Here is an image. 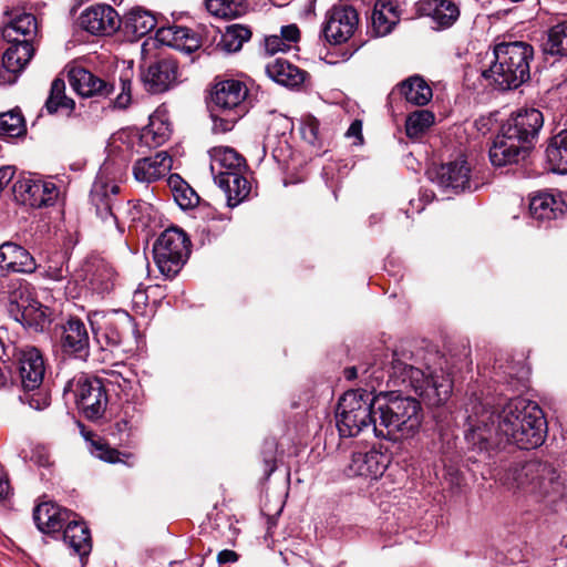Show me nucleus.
<instances>
[{"label": "nucleus", "mask_w": 567, "mask_h": 567, "mask_svg": "<svg viewBox=\"0 0 567 567\" xmlns=\"http://www.w3.org/2000/svg\"><path fill=\"white\" fill-rule=\"evenodd\" d=\"M467 423L465 440L477 452H489L507 444L533 450L540 446L546 437L542 409L522 398L509 400L499 411L481 402H472Z\"/></svg>", "instance_id": "obj_1"}, {"label": "nucleus", "mask_w": 567, "mask_h": 567, "mask_svg": "<svg viewBox=\"0 0 567 567\" xmlns=\"http://www.w3.org/2000/svg\"><path fill=\"white\" fill-rule=\"evenodd\" d=\"M499 481L518 497L546 507H553L565 496L566 478L547 461L512 463L499 475Z\"/></svg>", "instance_id": "obj_2"}, {"label": "nucleus", "mask_w": 567, "mask_h": 567, "mask_svg": "<svg viewBox=\"0 0 567 567\" xmlns=\"http://www.w3.org/2000/svg\"><path fill=\"white\" fill-rule=\"evenodd\" d=\"M419 360L413 353H393L390 378L394 385H404L430 408L444 405L452 395L453 380L442 369H431L427 362L424 368L416 367Z\"/></svg>", "instance_id": "obj_3"}, {"label": "nucleus", "mask_w": 567, "mask_h": 567, "mask_svg": "<svg viewBox=\"0 0 567 567\" xmlns=\"http://www.w3.org/2000/svg\"><path fill=\"white\" fill-rule=\"evenodd\" d=\"M0 331V359L3 363L12 360L13 381H19L22 394L19 396L23 404L35 411L48 408L51 403L49 391L43 386L45 364L41 352L34 347H17L13 342L4 341Z\"/></svg>", "instance_id": "obj_4"}, {"label": "nucleus", "mask_w": 567, "mask_h": 567, "mask_svg": "<svg viewBox=\"0 0 567 567\" xmlns=\"http://www.w3.org/2000/svg\"><path fill=\"white\" fill-rule=\"evenodd\" d=\"M375 402L379 422L374 423L373 433L377 437L398 441L412 437L419 432L423 420L419 400L394 392H380Z\"/></svg>", "instance_id": "obj_5"}, {"label": "nucleus", "mask_w": 567, "mask_h": 567, "mask_svg": "<svg viewBox=\"0 0 567 567\" xmlns=\"http://www.w3.org/2000/svg\"><path fill=\"white\" fill-rule=\"evenodd\" d=\"M494 60L482 76L498 90H513L529 79L533 47L525 42H503L494 48Z\"/></svg>", "instance_id": "obj_6"}, {"label": "nucleus", "mask_w": 567, "mask_h": 567, "mask_svg": "<svg viewBox=\"0 0 567 567\" xmlns=\"http://www.w3.org/2000/svg\"><path fill=\"white\" fill-rule=\"evenodd\" d=\"M248 89L239 80L216 81L210 90V110L214 121L213 130L217 133L229 132L248 112L246 102Z\"/></svg>", "instance_id": "obj_7"}, {"label": "nucleus", "mask_w": 567, "mask_h": 567, "mask_svg": "<svg viewBox=\"0 0 567 567\" xmlns=\"http://www.w3.org/2000/svg\"><path fill=\"white\" fill-rule=\"evenodd\" d=\"M377 395L367 390L347 391L339 400L336 410L337 427L341 436H357L364 429L377 423Z\"/></svg>", "instance_id": "obj_8"}, {"label": "nucleus", "mask_w": 567, "mask_h": 567, "mask_svg": "<svg viewBox=\"0 0 567 567\" xmlns=\"http://www.w3.org/2000/svg\"><path fill=\"white\" fill-rule=\"evenodd\" d=\"M189 239L175 227L164 230L153 246L154 261L163 276L175 277L189 256Z\"/></svg>", "instance_id": "obj_9"}, {"label": "nucleus", "mask_w": 567, "mask_h": 567, "mask_svg": "<svg viewBox=\"0 0 567 567\" xmlns=\"http://www.w3.org/2000/svg\"><path fill=\"white\" fill-rule=\"evenodd\" d=\"M64 395L73 393L78 409L89 420H97L103 416L107 395L99 379H91L84 374L70 380L64 386Z\"/></svg>", "instance_id": "obj_10"}, {"label": "nucleus", "mask_w": 567, "mask_h": 567, "mask_svg": "<svg viewBox=\"0 0 567 567\" xmlns=\"http://www.w3.org/2000/svg\"><path fill=\"white\" fill-rule=\"evenodd\" d=\"M9 316L34 331H42L51 322V311L32 297L27 286H20L10 293L8 302Z\"/></svg>", "instance_id": "obj_11"}, {"label": "nucleus", "mask_w": 567, "mask_h": 567, "mask_svg": "<svg viewBox=\"0 0 567 567\" xmlns=\"http://www.w3.org/2000/svg\"><path fill=\"white\" fill-rule=\"evenodd\" d=\"M543 125L544 115L539 110L523 109L513 113L501 130L507 134L506 137L514 138L517 143L528 144V148L532 150Z\"/></svg>", "instance_id": "obj_12"}, {"label": "nucleus", "mask_w": 567, "mask_h": 567, "mask_svg": "<svg viewBox=\"0 0 567 567\" xmlns=\"http://www.w3.org/2000/svg\"><path fill=\"white\" fill-rule=\"evenodd\" d=\"M358 24L359 16L354 8L334 6L327 13L322 32L329 43L341 44L353 35Z\"/></svg>", "instance_id": "obj_13"}, {"label": "nucleus", "mask_w": 567, "mask_h": 567, "mask_svg": "<svg viewBox=\"0 0 567 567\" xmlns=\"http://www.w3.org/2000/svg\"><path fill=\"white\" fill-rule=\"evenodd\" d=\"M12 190L19 203L33 208L52 205L58 196V188L53 183L32 177L18 179Z\"/></svg>", "instance_id": "obj_14"}, {"label": "nucleus", "mask_w": 567, "mask_h": 567, "mask_svg": "<svg viewBox=\"0 0 567 567\" xmlns=\"http://www.w3.org/2000/svg\"><path fill=\"white\" fill-rule=\"evenodd\" d=\"M60 348L64 355L86 361L90 357V336L85 323L70 318L61 326Z\"/></svg>", "instance_id": "obj_15"}, {"label": "nucleus", "mask_w": 567, "mask_h": 567, "mask_svg": "<svg viewBox=\"0 0 567 567\" xmlns=\"http://www.w3.org/2000/svg\"><path fill=\"white\" fill-rule=\"evenodd\" d=\"M80 25L94 35H111L120 29L122 20L110 4L97 3L86 8L80 16Z\"/></svg>", "instance_id": "obj_16"}, {"label": "nucleus", "mask_w": 567, "mask_h": 567, "mask_svg": "<svg viewBox=\"0 0 567 567\" xmlns=\"http://www.w3.org/2000/svg\"><path fill=\"white\" fill-rule=\"evenodd\" d=\"M178 65L173 59H161L142 69L141 80L152 94L168 91L177 81Z\"/></svg>", "instance_id": "obj_17"}, {"label": "nucleus", "mask_w": 567, "mask_h": 567, "mask_svg": "<svg viewBox=\"0 0 567 567\" xmlns=\"http://www.w3.org/2000/svg\"><path fill=\"white\" fill-rule=\"evenodd\" d=\"M68 81L73 91L81 97H109L114 85L106 80L95 75L83 66H70L68 69Z\"/></svg>", "instance_id": "obj_18"}, {"label": "nucleus", "mask_w": 567, "mask_h": 567, "mask_svg": "<svg viewBox=\"0 0 567 567\" xmlns=\"http://www.w3.org/2000/svg\"><path fill=\"white\" fill-rule=\"evenodd\" d=\"M8 43L9 47L3 53L0 66V84L14 83L34 53V49L28 40Z\"/></svg>", "instance_id": "obj_19"}, {"label": "nucleus", "mask_w": 567, "mask_h": 567, "mask_svg": "<svg viewBox=\"0 0 567 567\" xmlns=\"http://www.w3.org/2000/svg\"><path fill=\"white\" fill-rule=\"evenodd\" d=\"M210 172L216 184H226L224 177L228 173H239L246 171L245 158L234 148L218 146L209 151Z\"/></svg>", "instance_id": "obj_20"}, {"label": "nucleus", "mask_w": 567, "mask_h": 567, "mask_svg": "<svg viewBox=\"0 0 567 567\" xmlns=\"http://www.w3.org/2000/svg\"><path fill=\"white\" fill-rule=\"evenodd\" d=\"M388 465V455L379 451L354 452L348 465V472L349 475L377 480L383 475Z\"/></svg>", "instance_id": "obj_21"}, {"label": "nucleus", "mask_w": 567, "mask_h": 567, "mask_svg": "<svg viewBox=\"0 0 567 567\" xmlns=\"http://www.w3.org/2000/svg\"><path fill=\"white\" fill-rule=\"evenodd\" d=\"M506 135L505 132L501 131L489 148V159L494 166L518 163L529 154L528 144L517 143V141L508 138Z\"/></svg>", "instance_id": "obj_22"}, {"label": "nucleus", "mask_w": 567, "mask_h": 567, "mask_svg": "<svg viewBox=\"0 0 567 567\" xmlns=\"http://www.w3.org/2000/svg\"><path fill=\"white\" fill-rule=\"evenodd\" d=\"M71 517L78 516L75 513L62 508L52 502H43L33 511V519L37 527L45 534L60 532Z\"/></svg>", "instance_id": "obj_23"}, {"label": "nucleus", "mask_w": 567, "mask_h": 567, "mask_svg": "<svg viewBox=\"0 0 567 567\" xmlns=\"http://www.w3.org/2000/svg\"><path fill=\"white\" fill-rule=\"evenodd\" d=\"M172 162L167 152H157L154 156L137 159L133 165V175L137 182L151 184L171 171Z\"/></svg>", "instance_id": "obj_24"}, {"label": "nucleus", "mask_w": 567, "mask_h": 567, "mask_svg": "<svg viewBox=\"0 0 567 567\" xmlns=\"http://www.w3.org/2000/svg\"><path fill=\"white\" fill-rule=\"evenodd\" d=\"M470 172L465 159H457L441 165L435 171L434 181L437 185L445 189L460 190L471 189Z\"/></svg>", "instance_id": "obj_25"}, {"label": "nucleus", "mask_w": 567, "mask_h": 567, "mask_svg": "<svg viewBox=\"0 0 567 567\" xmlns=\"http://www.w3.org/2000/svg\"><path fill=\"white\" fill-rule=\"evenodd\" d=\"M118 186L95 183L91 190V203L95 208L96 216L104 223L117 226V218L114 213Z\"/></svg>", "instance_id": "obj_26"}, {"label": "nucleus", "mask_w": 567, "mask_h": 567, "mask_svg": "<svg viewBox=\"0 0 567 567\" xmlns=\"http://www.w3.org/2000/svg\"><path fill=\"white\" fill-rule=\"evenodd\" d=\"M417 9L422 16L431 18L439 29L451 27L460 16L457 6L451 0H423Z\"/></svg>", "instance_id": "obj_27"}, {"label": "nucleus", "mask_w": 567, "mask_h": 567, "mask_svg": "<svg viewBox=\"0 0 567 567\" xmlns=\"http://www.w3.org/2000/svg\"><path fill=\"white\" fill-rule=\"evenodd\" d=\"M104 337L110 346H120L125 334L135 332V323L128 312L112 310L104 316Z\"/></svg>", "instance_id": "obj_28"}, {"label": "nucleus", "mask_w": 567, "mask_h": 567, "mask_svg": "<svg viewBox=\"0 0 567 567\" xmlns=\"http://www.w3.org/2000/svg\"><path fill=\"white\" fill-rule=\"evenodd\" d=\"M399 21L398 0H377L372 12V28L378 37L389 34Z\"/></svg>", "instance_id": "obj_29"}, {"label": "nucleus", "mask_w": 567, "mask_h": 567, "mask_svg": "<svg viewBox=\"0 0 567 567\" xmlns=\"http://www.w3.org/2000/svg\"><path fill=\"white\" fill-rule=\"evenodd\" d=\"M566 203L560 196L540 193L532 197L529 203L530 215L538 220L556 219L565 213Z\"/></svg>", "instance_id": "obj_30"}, {"label": "nucleus", "mask_w": 567, "mask_h": 567, "mask_svg": "<svg viewBox=\"0 0 567 567\" xmlns=\"http://www.w3.org/2000/svg\"><path fill=\"white\" fill-rule=\"evenodd\" d=\"M123 31L131 41H136L151 32L156 25V19L147 10L134 8L122 20Z\"/></svg>", "instance_id": "obj_31"}, {"label": "nucleus", "mask_w": 567, "mask_h": 567, "mask_svg": "<svg viewBox=\"0 0 567 567\" xmlns=\"http://www.w3.org/2000/svg\"><path fill=\"white\" fill-rule=\"evenodd\" d=\"M266 73L275 82L288 87L299 86L305 82L307 75L306 71L284 59H276L268 63Z\"/></svg>", "instance_id": "obj_32"}, {"label": "nucleus", "mask_w": 567, "mask_h": 567, "mask_svg": "<svg viewBox=\"0 0 567 567\" xmlns=\"http://www.w3.org/2000/svg\"><path fill=\"white\" fill-rule=\"evenodd\" d=\"M63 539L81 558L87 556L92 549L90 529L76 517H71L64 526Z\"/></svg>", "instance_id": "obj_33"}, {"label": "nucleus", "mask_w": 567, "mask_h": 567, "mask_svg": "<svg viewBox=\"0 0 567 567\" xmlns=\"http://www.w3.org/2000/svg\"><path fill=\"white\" fill-rule=\"evenodd\" d=\"M38 29L37 19L31 13H21L10 19L2 28L6 42L28 40L31 42Z\"/></svg>", "instance_id": "obj_34"}, {"label": "nucleus", "mask_w": 567, "mask_h": 567, "mask_svg": "<svg viewBox=\"0 0 567 567\" xmlns=\"http://www.w3.org/2000/svg\"><path fill=\"white\" fill-rule=\"evenodd\" d=\"M156 39L164 45L192 52L197 49V40L190 35V30L183 27L161 28L156 32Z\"/></svg>", "instance_id": "obj_35"}, {"label": "nucleus", "mask_w": 567, "mask_h": 567, "mask_svg": "<svg viewBox=\"0 0 567 567\" xmlns=\"http://www.w3.org/2000/svg\"><path fill=\"white\" fill-rule=\"evenodd\" d=\"M546 159L555 173H567V128L554 135L547 144Z\"/></svg>", "instance_id": "obj_36"}, {"label": "nucleus", "mask_w": 567, "mask_h": 567, "mask_svg": "<svg viewBox=\"0 0 567 567\" xmlns=\"http://www.w3.org/2000/svg\"><path fill=\"white\" fill-rule=\"evenodd\" d=\"M225 185L217 184L218 187L225 193L227 204L230 207L239 205L250 193L251 186L247 178L244 176V172L228 173L224 177Z\"/></svg>", "instance_id": "obj_37"}, {"label": "nucleus", "mask_w": 567, "mask_h": 567, "mask_svg": "<svg viewBox=\"0 0 567 567\" xmlns=\"http://www.w3.org/2000/svg\"><path fill=\"white\" fill-rule=\"evenodd\" d=\"M400 91L409 103L417 106L426 105L433 96L432 89L419 75L410 76L403 81Z\"/></svg>", "instance_id": "obj_38"}, {"label": "nucleus", "mask_w": 567, "mask_h": 567, "mask_svg": "<svg viewBox=\"0 0 567 567\" xmlns=\"http://www.w3.org/2000/svg\"><path fill=\"white\" fill-rule=\"evenodd\" d=\"M207 11L220 19L231 20L248 12V0H205Z\"/></svg>", "instance_id": "obj_39"}, {"label": "nucleus", "mask_w": 567, "mask_h": 567, "mask_svg": "<svg viewBox=\"0 0 567 567\" xmlns=\"http://www.w3.org/2000/svg\"><path fill=\"white\" fill-rule=\"evenodd\" d=\"M169 136V124L157 116H151L148 125L142 130L140 141L145 146L153 148L163 145Z\"/></svg>", "instance_id": "obj_40"}, {"label": "nucleus", "mask_w": 567, "mask_h": 567, "mask_svg": "<svg viewBox=\"0 0 567 567\" xmlns=\"http://www.w3.org/2000/svg\"><path fill=\"white\" fill-rule=\"evenodd\" d=\"M44 106L49 114H54L59 110H68L69 114H71L75 110L74 100L65 94L64 80L60 78L53 80Z\"/></svg>", "instance_id": "obj_41"}, {"label": "nucleus", "mask_w": 567, "mask_h": 567, "mask_svg": "<svg viewBox=\"0 0 567 567\" xmlns=\"http://www.w3.org/2000/svg\"><path fill=\"white\" fill-rule=\"evenodd\" d=\"M7 250H9V270L24 274H32L35 271V260L23 247L9 241Z\"/></svg>", "instance_id": "obj_42"}, {"label": "nucleus", "mask_w": 567, "mask_h": 567, "mask_svg": "<svg viewBox=\"0 0 567 567\" xmlns=\"http://www.w3.org/2000/svg\"><path fill=\"white\" fill-rule=\"evenodd\" d=\"M543 50L550 55H567V22L558 23L549 29Z\"/></svg>", "instance_id": "obj_43"}, {"label": "nucleus", "mask_w": 567, "mask_h": 567, "mask_svg": "<svg viewBox=\"0 0 567 567\" xmlns=\"http://www.w3.org/2000/svg\"><path fill=\"white\" fill-rule=\"evenodd\" d=\"M251 37V31L241 24H233L227 27L218 45L229 53L237 52L243 48L244 42Z\"/></svg>", "instance_id": "obj_44"}, {"label": "nucleus", "mask_w": 567, "mask_h": 567, "mask_svg": "<svg viewBox=\"0 0 567 567\" xmlns=\"http://www.w3.org/2000/svg\"><path fill=\"white\" fill-rule=\"evenodd\" d=\"M434 123V114L427 110L411 113L405 121V132L409 137H419Z\"/></svg>", "instance_id": "obj_45"}, {"label": "nucleus", "mask_w": 567, "mask_h": 567, "mask_svg": "<svg viewBox=\"0 0 567 567\" xmlns=\"http://www.w3.org/2000/svg\"><path fill=\"white\" fill-rule=\"evenodd\" d=\"M24 130V118L20 112L10 111L0 114V136H19Z\"/></svg>", "instance_id": "obj_46"}, {"label": "nucleus", "mask_w": 567, "mask_h": 567, "mask_svg": "<svg viewBox=\"0 0 567 567\" xmlns=\"http://www.w3.org/2000/svg\"><path fill=\"white\" fill-rule=\"evenodd\" d=\"M90 284L97 293L110 292L114 286L112 269L106 266L97 268L92 275Z\"/></svg>", "instance_id": "obj_47"}, {"label": "nucleus", "mask_w": 567, "mask_h": 567, "mask_svg": "<svg viewBox=\"0 0 567 567\" xmlns=\"http://www.w3.org/2000/svg\"><path fill=\"white\" fill-rule=\"evenodd\" d=\"M92 446V454L96 456L97 458L107 462V463H117L122 462L121 455H123L120 451L116 449L111 447L109 444L102 442L101 440H92L91 441ZM125 456H130V454H124Z\"/></svg>", "instance_id": "obj_48"}, {"label": "nucleus", "mask_w": 567, "mask_h": 567, "mask_svg": "<svg viewBox=\"0 0 567 567\" xmlns=\"http://www.w3.org/2000/svg\"><path fill=\"white\" fill-rule=\"evenodd\" d=\"M120 83L121 92L111 101V105L116 110H126L132 104V81L121 76Z\"/></svg>", "instance_id": "obj_49"}, {"label": "nucleus", "mask_w": 567, "mask_h": 567, "mask_svg": "<svg viewBox=\"0 0 567 567\" xmlns=\"http://www.w3.org/2000/svg\"><path fill=\"white\" fill-rule=\"evenodd\" d=\"M173 194L175 202L183 209L195 207L199 202L198 195L189 186L174 187Z\"/></svg>", "instance_id": "obj_50"}, {"label": "nucleus", "mask_w": 567, "mask_h": 567, "mask_svg": "<svg viewBox=\"0 0 567 567\" xmlns=\"http://www.w3.org/2000/svg\"><path fill=\"white\" fill-rule=\"evenodd\" d=\"M276 449L277 444L274 440H266L264 443V463H265V473L269 476L276 470Z\"/></svg>", "instance_id": "obj_51"}, {"label": "nucleus", "mask_w": 567, "mask_h": 567, "mask_svg": "<svg viewBox=\"0 0 567 567\" xmlns=\"http://www.w3.org/2000/svg\"><path fill=\"white\" fill-rule=\"evenodd\" d=\"M290 49V44L286 43L281 35H269L265 40V50L269 54L285 52Z\"/></svg>", "instance_id": "obj_52"}, {"label": "nucleus", "mask_w": 567, "mask_h": 567, "mask_svg": "<svg viewBox=\"0 0 567 567\" xmlns=\"http://www.w3.org/2000/svg\"><path fill=\"white\" fill-rule=\"evenodd\" d=\"M42 276L53 281H61L66 278L68 269L64 268L62 264L49 265Z\"/></svg>", "instance_id": "obj_53"}, {"label": "nucleus", "mask_w": 567, "mask_h": 567, "mask_svg": "<svg viewBox=\"0 0 567 567\" xmlns=\"http://www.w3.org/2000/svg\"><path fill=\"white\" fill-rule=\"evenodd\" d=\"M280 35L286 43H296L300 39V31L296 24H289L281 28Z\"/></svg>", "instance_id": "obj_54"}, {"label": "nucleus", "mask_w": 567, "mask_h": 567, "mask_svg": "<svg viewBox=\"0 0 567 567\" xmlns=\"http://www.w3.org/2000/svg\"><path fill=\"white\" fill-rule=\"evenodd\" d=\"M9 381L13 382V363L10 360L8 363H3L0 359V388L7 385Z\"/></svg>", "instance_id": "obj_55"}, {"label": "nucleus", "mask_w": 567, "mask_h": 567, "mask_svg": "<svg viewBox=\"0 0 567 567\" xmlns=\"http://www.w3.org/2000/svg\"><path fill=\"white\" fill-rule=\"evenodd\" d=\"M346 135L348 137H357L359 142L361 143L362 137V123L359 120H355L351 123L350 127L348 128Z\"/></svg>", "instance_id": "obj_56"}, {"label": "nucleus", "mask_w": 567, "mask_h": 567, "mask_svg": "<svg viewBox=\"0 0 567 567\" xmlns=\"http://www.w3.org/2000/svg\"><path fill=\"white\" fill-rule=\"evenodd\" d=\"M237 559H238V555L234 550H230V549H224V550L219 551V554L217 555V561L220 565L235 563V561H237Z\"/></svg>", "instance_id": "obj_57"}, {"label": "nucleus", "mask_w": 567, "mask_h": 567, "mask_svg": "<svg viewBox=\"0 0 567 567\" xmlns=\"http://www.w3.org/2000/svg\"><path fill=\"white\" fill-rule=\"evenodd\" d=\"M147 303V295L142 289H136L133 293V305L137 309H142Z\"/></svg>", "instance_id": "obj_58"}, {"label": "nucleus", "mask_w": 567, "mask_h": 567, "mask_svg": "<svg viewBox=\"0 0 567 567\" xmlns=\"http://www.w3.org/2000/svg\"><path fill=\"white\" fill-rule=\"evenodd\" d=\"M8 246H9V241L3 243L0 246V267L9 270V254H8L9 250H7Z\"/></svg>", "instance_id": "obj_59"}, {"label": "nucleus", "mask_w": 567, "mask_h": 567, "mask_svg": "<svg viewBox=\"0 0 567 567\" xmlns=\"http://www.w3.org/2000/svg\"><path fill=\"white\" fill-rule=\"evenodd\" d=\"M10 493V484L7 477H0V502L4 501Z\"/></svg>", "instance_id": "obj_60"}, {"label": "nucleus", "mask_w": 567, "mask_h": 567, "mask_svg": "<svg viewBox=\"0 0 567 567\" xmlns=\"http://www.w3.org/2000/svg\"><path fill=\"white\" fill-rule=\"evenodd\" d=\"M344 377L347 380H353L358 377V370L355 367H350L344 370Z\"/></svg>", "instance_id": "obj_61"}, {"label": "nucleus", "mask_w": 567, "mask_h": 567, "mask_svg": "<svg viewBox=\"0 0 567 567\" xmlns=\"http://www.w3.org/2000/svg\"><path fill=\"white\" fill-rule=\"evenodd\" d=\"M310 132H311V134H312L313 136L316 135V132H315V128H313V127H311V128H310Z\"/></svg>", "instance_id": "obj_62"}]
</instances>
